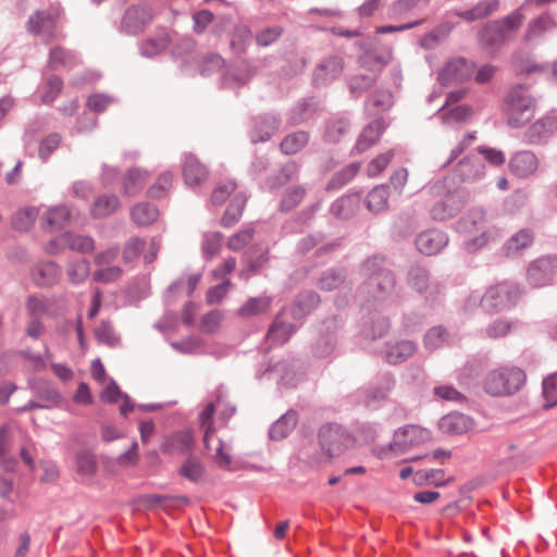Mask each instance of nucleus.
Listing matches in <instances>:
<instances>
[{
    "mask_svg": "<svg viewBox=\"0 0 557 557\" xmlns=\"http://www.w3.org/2000/svg\"><path fill=\"white\" fill-rule=\"evenodd\" d=\"M318 438L322 451L329 458L342 455L355 444V436L345 426L337 423L323 424L319 429Z\"/></svg>",
    "mask_w": 557,
    "mask_h": 557,
    "instance_id": "5",
    "label": "nucleus"
},
{
    "mask_svg": "<svg viewBox=\"0 0 557 557\" xmlns=\"http://www.w3.org/2000/svg\"><path fill=\"white\" fill-rule=\"evenodd\" d=\"M298 412L289 409L282 414L269 430V436L273 441H281L289 435L298 422Z\"/></svg>",
    "mask_w": 557,
    "mask_h": 557,
    "instance_id": "31",
    "label": "nucleus"
},
{
    "mask_svg": "<svg viewBox=\"0 0 557 557\" xmlns=\"http://www.w3.org/2000/svg\"><path fill=\"white\" fill-rule=\"evenodd\" d=\"M350 119L347 114H334L325 120L323 125L322 139L326 144H337L348 134L350 129Z\"/></svg>",
    "mask_w": 557,
    "mask_h": 557,
    "instance_id": "19",
    "label": "nucleus"
},
{
    "mask_svg": "<svg viewBox=\"0 0 557 557\" xmlns=\"http://www.w3.org/2000/svg\"><path fill=\"white\" fill-rule=\"evenodd\" d=\"M151 20V8L148 4L132 5L124 13L121 28L128 35H136L141 32Z\"/></svg>",
    "mask_w": 557,
    "mask_h": 557,
    "instance_id": "15",
    "label": "nucleus"
},
{
    "mask_svg": "<svg viewBox=\"0 0 557 557\" xmlns=\"http://www.w3.org/2000/svg\"><path fill=\"white\" fill-rule=\"evenodd\" d=\"M57 16L50 11L38 10L27 21V29L32 34L52 36L55 29Z\"/></svg>",
    "mask_w": 557,
    "mask_h": 557,
    "instance_id": "26",
    "label": "nucleus"
},
{
    "mask_svg": "<svg viewBox=\"0 0 557 557\" xmlns=\"http://www.w3.org/2000/svg\"><path fill=\"white\" fill-rule=\"evenodd\" d=\"M454 29V24L449 22L437 25L432 32L424 35L420 39V45L424 49L432 50L442 44L449 36Z\"/></svg>",
    "mask_w": 557,
    "mask_h": 557,
    "instance_id": "48",
    "label": "nucleus"
},
{
    "mask_svg": "<svg viewBox=\"0 0 557 557\" xmlns=\"http://www.w3.org/2000/svg\"><path fill=\"white\" fill-rule=\"evenodd\" d=\"M294 332L295 326L282 321L281 314H277L267 333V339L271 345H283L290 338Z\"/></svg>",
    "mask_w": 557,
    "mask_h": 557,
    "instance_id": "39",
    "label": "nucleus"
},
{
    "mask_svg": "<svg viewBox=\"0 0 557 557\" xmlns=\"http://www.w3.org/2000/svg\"><path fill=\"white\" fill-rule=\"evenodd\" d=\"M297 361L293 358L281 360L274 364H262L256 376L259 380L275 379L278 385L293 386L295 385V369Z\"/></svg>",
    "mask_w": 557,
    "mask_h": 557,
    "instance_id": "12",
    "label": "nucleus"
},
{
    "mask_svg": "<svg viewBox=\"0 0 557 557\" xmlns=\"http://www.w3.org/2000/svg\"><path fill=\"white\" fill-rule=\"evenodd\" d=\"M557 129V117L546 115L533 123L524 133L528 144L536 145L546 141Z\"/></svg>",
    "mask_w": 557,
    "mask_h": 557,
    "instance_id": "20",
    "label": "nucleus"
},
{
    "mask_svg": "<svg viewBox=\"0 0 557 557\" xmlns=\"http://www.w3.org/2000/svg\"><path fill=\"white\" fill-rule=\"evenodd\" d=\"M78 62L79 60L73 51L62 47H54L50 50L47 66L52 71H58L61 69H72Z\"/></svg>",
    "mask_w": 557,
    "mask_h": 557,
    "instance_id": "38",
    "label": "nucleus"
},
{
    "mask_svg": "<svg viewBox=\"0 0 557 557\" xmlns=\"http://www.w3.org/2000/svg\"><path fill=\"white\" fill-rule=\"evenodd\" d=\"M393 106V96L385 89L374 90L364 103V111L368 115H376L388 110Z\"/></svg>",
    "mask_w": 557,
    "mask_h": 557,
    "instance_id": "36",
    "label": "nucleus"
},
{
    "mask_svg": "<svg viewBox=\"0 0 557 557\" xmlns=\"http://www.w3.org/2000/svg\"><path fill=\"white\" fill-rule=\"evenodd\" d=\"M346 274L342 269H327L318 280V286L326 292L334 290L345 283Z\"/></svg>",
    "mask_w": 557,
    "mask_h": 557,
    "instance_id": "60",
    "label": "nucleus"
},
{
    "mask_svg": "<svg viewBox=\"0 0 557 557\" xmlns=\"http://www.w3.org/2000/svg\"><path fill=\"white\" fill-rule=\"evenodd\" d=\"M60 240L66 244V248L77 252L87 253L95 249V240L87 235L65 232L60 235Z\"/></svg>",
    "mask_w": 557,
    "mask_h": 557,
    "instance_id": "46",
    "label": "nucleus"
},
{
    "mask_svg": "<svg viewBox=\"0 0 557 557\" xmlns=\"http://www.w3.org/2000/svg\"><path fill=\"white\" fill-rule=\"evenodd\" d=\"M251 38V30L247 26L236 27L230 42L231 50L238 55L245 53L250 45Z\"/></svg>",
    "mask_w": 557,
    "mask_h": 557,
    "instance_id": "62",
    "label": "nucleus"
},
{
    "mask_svg": "<svg viewBox=\"0 0 557 557\" xmlns=\"http://www.w3.org/2000/svg\"><path fill=\"white\" fill-rule=\"evenodd\" d=\"M305 195L306 188L302 185L288 187L282 196L280 210L282 212L292 211L302 201Z\"/></svg>",
    "mask_w": 557,
    "mask_h": 557,
    "instance_id": "61",
    "label": "nucleus"
},
{
    "mask_svg": "<svg viewBox=\"0 0 557 557\" xmlns=\"http://www.w3.org/2000/svg\"><path fill=\"white\" fill-rule=\"evenodd\" d=\"M119 206L120 200L115 195H102L94 201L90 213L95 219L106 218L112 214Z\"/></svg>",
    "mask_w": 557,
    "mask_h": 557,
    "instance_id": "51",
    "label": "nucleus"
},
{
    "mask_svg": "<svg viewBox=\"0 0 557 557\" xmlns=\"http://www.w3.org/2000/svg\"><path fill=\"white\" fill-rule=\"evenodd\" d=\"M485 215L482 208H473L457 222L456 230L460 233L479 231L485 222Z\"/></svg>",
    "mask_w": 557,
    "mask_h": 557,
    "instance_id": "44",
    "label": "nucleus"
},
{
    "mask_svg": "<svg viewBox=\"0 0 557 557\" xmlns=\"http://www.w3.org/2000/svg\"><path fill=\"white\" fill-rule=\"evenodd\" d=\"M360 163L352 162L336 172L326 185L327 190L339 189L348 184L359 172Z\"/></svg>",
    "mask_w": 557,
    "mask_h": 557,
    "instance_id": "57",
    "label": "nucleus"
},
{
    "mask_svg": "<svg viewBox=\"0 0 557 557\" xmlns=\"http://www.w3.org/2000/svg\"><path fill=\"white\" fill-rule=\"evenodd\" d=\"M376 83V75L371 74H356L348 79V89L352 98H359L366 91L371 89Z\"/></svg>",
    "mask_w": 557,
    "mask_h": 557,
    "instance_id": "54",
    "label": "nucleus"
},
{
    "mask_svg": "<svg viewBox=\"0 0 557 557\" xmlns=\"http://www.w3.org/2000/svg\"><path fill=\"white\" fill-rule=\"evenodd\" d=\"M499 9L498 0H490V1H480L474 7L468 10H458L455 12V15L460 17L466 22H475L479 20H483Z\"/></svg>",
    "mask_w": 557,
    "mask_h": 557,
    "instance_id": "32",
    "label": "nucleus"
},
{
    "mask_svg": "<svg viewBox=\"0 0 557 557\" xmlns=\"http://www.w3.org/2000/svg\"><path fill=\"white\" fill-rule=\"evenodd\" d=\"M71 211L66 206L53 207L46 213V222L51 230H60L70 221Z\"/></svg>",
    "mask_w": 557,
    "mask_h": 557,
    "instance_id": "63",
    "label": "nucleus"
},
{
    "mask_svg": "<svg viewBox=\"0 0 557 557\" xmlns=\"http://www.w3.org/2000/svg\"><path fill=\"white\" fill-rule=\"evenodd\" d=\"M178 473L193 483H199L205 476L206 468L199 459L189 456L180 467Z\"/></svg>",
    "mask_w": 557,
    "mask_h": 557,
    "instance_id": "55",
    "label": "nucleus"
},
{
    "mask_svg": "<svg viewBox=\"0 0 557 557\" xmlns=\"http://www.w3.org/2000/svg\"><path fill=\"white\" fill-rule=\"evenodd\" d=\"M271 302L270 296L251 297L237 310V313L244 318L262 314L269 310Z\"/></svg>",
    "mask_w": 557,
    "mask_h": 557,
    "instance_id": "53",
    "label": "nucleus"
},
{
    "mask_svg": "<svg viewBox=\"0 0 557 557\" xmlns=\"http://www.w3.org/2000/svg\"><path fill=\"white\" fill-rule=\"evenodd\" d=\"M389 319L382 314H373L363 320L361 325V335L368 339H377L383 337L389 330Z\"/></svg>",
    "mask_w": 557,
    "mask_h": 557,
    "instance_id": "30",
    "label": "nucleus"
},
{
    "mask_svg": "<svg viewBox=\"0 0 557 557\" xmlns=\"http://www.w3.org/2000/svg\"><path fill=\"white\" fill-rule=\"evenodd\" d=\"M455 177L461 183H475L485 175L482 158L475 153L462 157L454 168Z\"/></svg>",
    "mask_w": 557,
    "mask_h": 557,
    "instance_id": "14",
    "label": "nucleus"
},
{
    "mask_svg": "<svg viewBox=\"0 0 557 557\" xmlns=\"http://www.w3.org/2000/svg\"><path fill=\"white\" fill-rule=\"evenodd\" d=\"M337 333L338 325L334 318L323 321L318 326L315 336L310 345L312 356L317 359L331 357L337 346Z\"/></svg>",
    "mask_w": 557,
    "mask_h": 557,
    "instance_id": "9",
    "label": "nucleus"
},
{
    "mask_svg": "<svg viewBox=\"0 0 557 557\" xmlns=\"http://www.w3.org/2000/svg\"><path fill=\"white\" fill-rule=\"evenodd\" d=\"M407 285L423 297L425 304H435L444 292V285L430 276L426 268L411 265L407 272Z\"/></svg>",
    "mask_w": 557,
    "mask_h": 557,
    "instance_id": "7",
    "label": "nucleus"
},
{
    "mask_svg": "<svg viewBox=\"0 0 557 557\" xmlns=\"http://www.w3.org/2000/svg\"><path fill=\"white\" fill-rule=\"evenodd\" d=\"M158 209L149 202H140L133 207L131 216L134 223L139 226H147L157 221Z\"/></svg>",
    "mask_w": 557,
    "mask_h": 557,
    "instance_id": "49",
    "label": "nucleus"
},
{
    "mask_svg": "<svg viewBox=\"0 0 557 557\" xmlns=\"http://www.w3.org/2000/svg\"><path fill=\"white\" fill-rule=\"evenodd\" d=\"M448 235L440 230H428L421 232L416 238L418 250L425 256H434L447 246Z\"/></svg>",
    "mask_w": 557,
    "mask_h": 557,
    "instance_id": "17",
    "label": "nucleus"
},
{
    "mask_svg": "<svg viewBox=\"0 0 557 557\" xmlns=\"http://www.w3.org/2000/svg\"><path fill=\"white\" fill-rule=\"evenodd\" d=\"M524 21L521 8L500 20L486 23L479 32V42L490 54H496L505 45L511 42Z\"/></svg>",
    "mask_w": 557,
    "mask_h": 557,
    "instance_id": "2",
    "label": "nucleus"
},
{
    "mask_svg": "<svg viewBox=\"0 0 557 557\" xmlns=\"http://www.w3.org/2000/svg\"><path fill=\"white\" fill-rule=\"evenodd\" d=\"M361 271L367 278L358 288L360 299L374 308L391 302L396 290V276L392 270L385 268L384 258H368L362 263Z\"/></svg>",
    "mask_w": 557,
    "mask_h": 557,
    "instance_id": "1",
    "label": "nucleus"
},
{
    "mask_svg": "<svg viewBox=\"0 0 557 557\" xmlns=\"http://www.w3.org/2000/svg\"><path fill=\"white\" fill-rule=\"evenodd\" d=\"M521 288L515 283L504 282L490 287L482 299L485 312L495 313L515 307L521 297Z\"/></svg>",
    "mask_w": 557,
    "mask_h": 557,
    "instance_id": "6",
    "label": "nucleus"
},
{
    "mask_svg": "<svg viewBox=\"0 0 557 557\" xmlns=\"http://www.w3.org/2000/svg\"><path fill=\"white\" fill-rule=\"evenodd\" d=\"M504 110L508 125L521 127L534 115V100L521 86H517L508 92Z\"/></svg>",
    "mask_w": 557,
    "mask_h": 557,
    "instance_id": "4",
    "label": "nucleus"
},
{
    "mask_svg": "<svg viewBox=\"0 0 557 557\" xmlns=\"http://www.w3.org/2000/svg\"><path fill=\"white\" fill-rule=\"evenodd\" d=\"M519 321L508 319H496L485 329V334L490 338L505 337L519 327Z\"/></svg>",
    "mask_w": 557,
    "mask_h": 557,
    "instance_id": "59",
    "label": "nucleus"
},
{
    "mask_svg": "<svg viewBox=\"0 0 557 557\" xmlns=\"http://www.w3.org/2000/svg\"><path fill=\"white\" fill-rule=\"evenodd\" d=\"M37 215L36 208L21 209L12 218V227L20 232L28 231L34 225Z\"/></svg>",
    "mask_w": 557,
    "mask_h": 557,
    "instance_id": "64",
    "label": "nucleus"
},
{
    "mask_svg": "<svg viewBox=\"0 0 557 557\" xmlns=\"http://www.w3.org/2000/svg\"><path fill=\"white\" fill-rule=\"evenodd\" d=\"M473 426V420L463 413L451 412L443 418L438 422V428L443 433L446 434H463Z\"/></svg>",
    "mask_w": 557,
    "mask_h": 557,
    "instance_id": "27",
    "label": "nucleus"
},
{
    "mask_svg": "<svg viewBox=\"0 0 557 557\" xmlns=\"http://www.w3.org/2000/svg\"><path fill=\"white\" fill-rule=\"evenodd\" d=\"M534 242V232L531 228H521L512 234L503 245V253L513 258L523 253Z\"/></svg>",
    "mask_w": 557,
    "mask_h": 557,
    "instance_id": "25",
    "label": "nucleus"
},
{
    "mask_svg": "<svg viewBox=\"0 0 557 557\" xmlns=\"http://www.w3.org/2000/svg\"><path fill=\"white\" fill-rule=\"evenodd\" d=\"M554 27H557L555 18L548 12L542 13L529 22L524 34V40L527 42H531L539 39Z\"/></svg>",
    "mask_w": 557,
    "mask_h": 557,
    "instance_id": "34",
    "label": "nucleus"
},
{
    "mask_svg": "<svg viewBox=\"0 0 557 557\" xmlns=\"http://www.w3.org/2000/svg\"><path fill=\"white\" fill-rule=\"evenodd\" d=\"M343 70L342 57H326L317 64L312 74V83L315 87H326L341 76Z\"/></svg>",
    "mask_w": 557,
    "mask_h": 557,
    "instance_id": "13",
    "label": "nucleus"
},
{
    "mask_svg": "<svg viewBox=\"0 0 557 557\" xmlns=\"http://www.w3.org/2000/svg\"><path fill=\"white\" fill-rule=\"evenodd\" d=\"M194 447V438L189 432H181L172 436L162 447L165 454H190Z\"/></svg>",
    "mask_w": 557,
    "mask_h": 557,
    "instance_id": "41",
    "label": "nucleus"
},
{
    "mask_svg": "<svg viewBox=\"0 0 557 557\" xmlns=\"http://www.w3.org/2000/svg\"><path fill=\"white\" fill-rule=\"evenodd\" d=\"M182 172L186 185L190 187L199 186L209 175L207 166L193 153L184 156Z\"/></svg>",
    "mask_w": 557,
    "mask_h": 557,
    "instance_id": "21",
    "label": "nucleus"
},
{
    "mask_svg": "<svg viewBox=\"0 0 557 557\" xmlns=\"http://www.w3.org/2000/svg\"><path fill=\"white\" fill-rule=\"evenodd\" d=\"M537 165V158L531 151H519L509 161L511 172L519 177H527L534 173Z\"/></svg>",
    "mask_w": 557,
    "mask_h": 557,
    "instance_id": "29",
    "label": "nucleus"
},
{
    "mask_svg": "<svg viewBox=\"0 0 557 557\" xmlns=\"http://www.w3.org/2000/svg\"><path fill=\"white\" fill-rule=\"evenodd\" d=\"M247 201V197L243 193H238L232 199L224 215L221 219V224L224 227H231L237 223L243 214Z\"/></svg>",
    "mask_w": 557,
    "mask_h": 557,
    "instance_id": "50",
    "label": "nucleus"
},
{
    "mask_svg": "<svg viewBox=\"0 0 557 557\" xmlns=\"http://www.w3.org/2000/svg\"><path fill=\"white\" fill-rule=\"evenodd\" d=\"M358 202L359 196L357 194L343 196L331 205L330 211L334 216L347 220L354 215L357 210Z\"/></svg>",
    "mask_w": 557,
    "mask_h": 557,
    "instance_id": "43",
    "label": "nucleus"
},
{
    "mask_svg": "<svg viewBox=\"0 0 557 557\" xmlns=\"http://www.w3.org/2000/svg\"><path fill=\"white\" fill-rule=\"evenodd\" d=\"M431 432L419 425H405L395 431L393 441L383 449L385 457L400 455L413 446L430 441Z\"/></svg>",
    "mask_w": 557,
    "mask_h": 557,
    "instance_id": "8",
    "label": "nucleus"
},
{
    "mask_svg": "<svg viewBox=\"0 0 557 557\" xmlns=\"http://www.w3.org/2000/svg\"><path fill=\"white\" fill-rule=\"evenodd\" d=\"M366 206L369 211L380 213L387 209L388 191L385 185H379L372 188L366 199Z\"/></svg>",
    "mask_w": 557,
    "mask_h": 557,
    "instance_id": "52",
    "label": "nucleus"
},
{
    "mask_svg": "<svg viewBox=\"0 0 557 557\" xmlns=\"http://www.w3.org/2000/svg\"><path fill=\"white\" fill-rule=\"evenodd\" d=\"M465 203V196L461 193L448 194L432 207L430 213L433 220L445 221L460 212Z\"/></svg>",
    "mask_w": 557,
    "mask_h": 557,
    "instance_id": "18",
    "label": "nucleus"
},
{
    "mask_svg": "<svg viewBox=\"0 0 557 557\" xmlns=\"http://www.w3.org/2000/svg\"><path fill=\"white\" fill-rule=\"evenodd\" d=\"M75 470L82 476H92L98 470L95 454L89 449H81L75 454Z\"/></svg>",
    "mask_w": 557,
    "mask_h": 557,
    "instance_id": "45",
    "label": "nucleus"
},
{
    "mask_svg": "<svg viewBox=\"0 0 557 557\" xmlns=\"http://www.w3.org/2000/svg\"><path fill=\"white\" fill-rule=\"evenodd\" d=\"M394 386V376L389 373L382 374L374 384L369 385L363 391V404L367 407L375 408L381 401L386 399Z\"/></svg>",
    "mask_w": 557,
    "mask_h": 557,
    "instance_id": "16",
    "label": "nucleus"
},
{
    "mask_svg": "<svg viewBox=\"0 0 557 557\" xmlns=\"http://www.w3.org/2000/svg\"><path fill=\"white\" fill-rule=\"evenodd\" d=\"M171 42L170 34L162 32L154 37H149L144 40L139 46V51L143 57L152 58L164 51Z\"/></svg>",
    "mask_w": 557,
    "mask_h": 557,
    "instance_id": "42",
    "label": "nucleus"
},
{
    "mask_svg": "<svg viewBox=\"0 0 557 557\" xmlns=\"http://www.w3.org/2000/svg\"><path fill=\"white\" fill-rule=\"evenodd\" d=\"M310 135L306 131H297L287 135L281 141V150L285 154H294L300 151L309 141Z\"/></svg>",
    "mask_w": 557,
    "mask_h": 557,
    "instance_id": "58",
    "label": "nucleus"
},
{
    "mask_svg": "<svg viewBox=\"0 0 557 557\" xmlns=\"http://www.w3.org/2000/svg\"><path fill=\"white\" fill-rule=\"evenodd\" d=\"M557 276V256L545 255L530 262L527 281L530 286L539 288L550 285Z\"/></svg>",
    "mask_w": 557,
    "mask_h": 557,
    "instance_id": "10",
    "label": "nucleus"
},
{
    "mask_svg": "<svg viewBox=\"0 0 557 557\" xmlns=\"http://www.w3.org/2000/svg\"><path fill=\"white\" fill-rule=\"evenodd\" d=\"M320 304V296L313 290H305L297 295L292 307L294 319H302L310 314Z\"/></svg>",
    "mask_w": 557,
    "mask_h": 557,
    "instance_id": "33",
    "label": "nucleus"
},
{
    "mask_svg": "<svg viewBox=\"0 0 557 557\" xmlns=\"http://www.w3.org/2000/svg\"><path fill=\"white\" fill-rule=\"evenodd\" d=\"M386 128V124L382 117L375 119L369 123L358 136L351 153H362L371 148L380 139Z\"/></svg>",
    "mask_w": 557,
    "mask_h": 557,
    "instance_id": "24",
    "label": "nucleus"
},
{
    "mask_svg": "<svg viewBox=\"0 0 557 557\" xmlns=\"http://www.w3.org/2000/svg\"><path fill=\"white\" fill-rule=\"evenodd\" d=\"M474 67V63L466 58H453L440 71L437 81L442 86L463 83L472 77Z\"/></svg>",
    "mask_w": 557,
    "mask_h": 557,
    "instance_id": "11",
    "label": "nucleus"
},
{
    "mask_svg": "<svg viewBox=\"0 0 557 557\" xmlns=\"http://www.w3.org/2000/svg\"><path fill=\"white\" fill-rule=\"evenodd\" d=\"M148 172L138 168H132L123 178V190L127 196H134L140 191L147 181Z\"/></svg>",
    "mask_w": 557,
    "mask_h": 557,
    "instance_id": "47",
    "label": "nucleus"
},
{
    "mask_svg": "<svg viewBox=\"0 0 557 557\" xmlns=\"http://www.w3.org/2000/svg\"><path fill=\"white\" fill-rule=\"evenodd\" d=\"M525 379V373L518 367H500L485 375L483 389L493 397L511 396L521 389Z\"/></svg>",
    "mask_w": 557,
    "mask_h": 557,
    "instance_id": "3",
    "label": "nucleus"
},
{
    "mask_svg": "<svg viewBox=\"0 0 557 557\" xmlns=\"http://www.w3.org/2000/svg\"><path fill=\"white\" fill-rule=\"evenodd\" d=\"M255 75L253 69L243 62L239 66L228 70L223 76V85L225 87H239L247 84Z\"/></svg>",
    "mask_w": 557,
    "mask_h": 557,
    "instance_id": "40",
    "label": "nucleus"
},
{
    "mask_svg": "<svg viewBox=\"0 0 557 557\" xmlns=\"http://www.w3.org/2000/svg\"><path fill=\"white\" fill-rule=\"evenodd\" d=\"M60 268L53 261L37 263L32 270V278L37 286H51L59 280Z\"/></svg>",
    "mask_w": 557,
    "mask_h": 557,
    "instance_id": "28",
    "label": "nucleus"
},
{
    "mask_svg": "<svg viewBox=\"0 0 557 557\" xmlns=\"http://www.w3.org/2000/svg\"><path fill=\"white\" fill-rule=\"evenodd\" d=\"M299 173V166L295 161H288L285 164L281 166V169L270 175L265 184L269 187V189H277L284 185H286L288 182L297 178Z\"/></svg>",
    "mask_w": 557,
    "mask_h": 557,
    "instance_id": "37",
    "label": "nucleus"
},
{
    "mask_svg": "<svg viewBox=\"0 0 557 557\" xmlns=\"http://www.w3.org/2000/svg\"><path fill=\"white\" fill-rule=\"evenodd\" d=\"M449 334L443 325L432 326L423 336L424 348L434 351L448 343Z\"/></svg>",
    "mask_w": 557,
    "mask_h": 557,
    "instance_id": "56",
    "label": "nucleus"
},
{
    "mask_svg": "<svg viewBox=\"0 0 557 557\" xmlns=\"http://www.w3.org/2000/svg\"><path fill=\"white\" fill-rule=\"evenodd\" d=\"M280 120L273 114H262L252 119L250 139L252 143L269 140L278 129Z\"/></svg>",
    "mask_w": 557,
    "mask_h": 557,
    "instance_id": "23",
    "label": "nucleus"
},
{
    "mask_svg": "<svg viewBox=\"0 0 557 557\" xmlns=\"http://www.w3.org/2000/svg\"><path fill=\"white\" fill-rule=\"evenodd\" d=\"M319 108V101L311 97L299 101L288 114L290 125H299L310 120Z\"/></svg>",
    "mask_w": 557,
    "mask_h": 557,
    "instance_id": "35",
    "label": "nucleus"
},
{
    "mask_svg": "<svg viewBox=\"0 0 557 557\" xmlns=\"http://www.w3.org/2000/svg\"><path fill=\"white\" fill-rule=\"evenodd\" d=\"M417 350V343L410 339L387 343L384 349V359L389 364H400L411 358Z\"/></svg>",
    "mask_w": 557,
    "mask_h": 557,
    "instance_id": "22",
    "label": "nucleus"
}]
</instances>
